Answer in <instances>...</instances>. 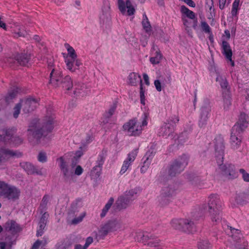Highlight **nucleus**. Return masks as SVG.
<instances>
[{
    "label": "nucleus",
    "instance_id": "f257e3e1",
    "mask_svg": "<svg viewBox=\"0 0 249 249\" xmlns=\"http://www.w3.org/2000/svg\"><path fill=\"white\" fill-rule=\"evenodd\" d=\"M208 199L207 204L195 207L191 212V214L194 219H198L203 215L205 211H207L212 221L216 224L219 223L222 219L221 204L219 196L217 194H211Z\"/></svg>",
    "mask_w": 249,
    "mask_h": 249
},
{
    "label": "nucleus",
    "instance_id": "f03ea898",
    "mask_svg": "<svg viewBox=\"0 0 249 249\" xmlns=\"http://www.w3.org/2000/svg\"><path fill=\"white\" fill-rule=\"evenodd\" d=\"M54 117L46 116L42 121L34 119L31 122L28 129V138L30 141L36 140L38 143L41 138L46 136L53 129Z\"/></svg>",
    "mask_w": 249,
    "mask_h": 249
},
{
    "label": "nucleus",
    "instance_id": "7ed1b4c3",
    "mask_svg": "<svg viewBox=\"0 0 249 249\" xmlns=\"http://www.w3.org/2000/svg\"><path fill=\"white\" fill-rule=\"evenodd\" d=\"M248 124L246 114L241 113L238 121L231 130L230 142L232 149L236 150L239 148L242 142V133L247 127Z\"/></svg>",
    "mask_w": 249,
    "mask_h": 249
},
{
    "label": "nucleus",
    "instance_id": "20e7f679",
    "mask_svg": "<svg viewBox=\"0 0 249 249\" xmlns=\"http://www.w3.org/2000/svg\"><path fill=\"white\" fill-rule=\"evenodd\" d=\"M148 121V114L143 113L142 116V122L140 123L136 118H133L125 123L123 126L124 131L127 132L129 136H138L142 132L144 127L147 126Z\"/></svg>",
    "mask_w": 249,
    "mask_h": 249
},
{
    "label": "nucleus",
    "instance_id": "39448f33",
    "mask_svg": "<svg viewBox=\"0 0 249 249\" xmlns=\"http://www.w3.org/2000/svg\"><path fill=\"white\" fill-rule=\"evenodd\" d=\"M20 190L5 181H0V197L15 201L19 198Z\"/></svg>",
    "mask_w": 249,
    "mask_h": 249
},
{
    "label": "nucleus",
    "instance_id": "423d86ee",
    "mask_svg": "<svg viewBox=\"0 0 249 249\" xmlns=\"http://www.w3.org/2000/svg\"><path fill=\"white\" fill-rule=\"evenodd\" d=\"M178 121L179 119L178 117H171L160 127L159 132V135L166 138L169 136L174 132L175 125Z\"/></svg>",
    "mask_w": 249,
    "mask_h": 249
},
{
    "label": "nucleus",
    "instance_id": "0eeeda50",
    "mask_svg": "<svg viewBox=\"0 0 249 249\" xmlns=\"http://www.w3.org/2000/svg\"><path fill=\"white\" fill-rule=\"evenodd\" d=\"M211 111V107L210 102L206 100L200 109L198 125L200 127H204L207 124Z\"/></svg>",
    "mask_w": 249,
    "mask_h": 249
},
{
    "label": "nucleus",
    "instance_id": "6e6552de",
    "mask_svg": "<svg viewBox=\"0 0 249 249\" xmlns=\"http://www.w3.org/2000/svg\"><path fill=\"white\" fill-rule=\"evenodd\" d=\"M218 169L221 174L228 179H233L237 177L234 165L231 163L223 164L222 163H217Z\"/></svg>",
    "mask_w": 249,
    "mask_h": 249
},
{
    "label": "nucleus",
    "instance_id": "1a4fd4ad",
    "mask_svg": "<svg viewBox=\"0 0 249 249\" xmlns=\"http://www.w3.org/2000/svg\"><path fill=\"white\" fill-rule=\"evenodd\" d=\"M215 155L217 163L223 162L224 154V140L221 136H217L214 139Z\"/></svg>",
    "mask_w": 249,
    "mask_h": 249
},
{
    "label": "nucleus",
    "instance_id": "9d476101",
    "mask_svg": "<svg viewBox=\"0 0 249 249\" xmlns=\"http://www.w3.org/2000/svg\"><path fill=\"white\" fill-rule=\"evenodd\" d=\"M175 194V190L171 187L167 186L163 188L159 197L160 205L161 206H164L168 204Z\"/></svg>",
    "mask_w": 249,
    "mask_h": 249
},
{
    "label": "nucleus",
    "instance_id": "9b49d317",
    "mask_svg": "<svg viewBox=\"0 0 249 249\" xmlns=\"http://www.w3.org/2000/svg\"><path fill=\"white\" fill-rule=\"evenodd\" d=\"M3 132L5 133L3 139L5 145L18 146L22 143V140L20 137L14 136V132L13 129H4Z\"/></svg>",
    "mask_w": 249,
    "mask_h": 249
},
{
    "label": "nucleus",
    "instance_id": "f8f14e48",
    "mask_svg": "<svg viewBox=\"0 0 249 249\" xmlns=\"http://www.w3.org/2000/svg\"><path fill=\"white\" fill-rule=\"evenodd\" d=\"M57 160L59 162V166L63 174L64 180L65 181L70 180L73 175V171L72 169L70 168L69 163L65 160L63 157L57 159Z\"/></svg>",
    "mask_w": 249,
    "mask_h": 249
},
{
    "label": "nucleus",
    "instance_id": "ddd939ff",
    "mask_svg": "<svg viewBox=\"0 0 249 249\" xmlns=\"http://www.w3.org/2000/svg\"><path fill=\"white\" fill-rule=\"evenodd\" d=\"M120 228V222L116 219H113L108 220L101 227L100 232L103 235H106L109 232L116 231Z\"/></svg>",
    "mask_w": 249,
    "mask_h": 249
},
{
    "label": "nucleus",
    "instance_id": "4468645a",
    "mask_svg": "<svg viewBox=\"0 0 249 249\" xmlns=\"http://www.w3.org/2000/svg\"><path fill=\"white\" fill-rule=\"evenodd\" d=\"M138 154V149L133 150L127 155V158L124 161L122 166L120 174L122 175L124 174L127 170L131 169L132 163L135 160Z\"/></svg>",
    "mask_w": 249,
    "mask_h": 249
},
{
    "label": "nucleus",
    "instance_id": "2eb2a0df",
    "mask_svg": "<svg viewBox=\"0 0 249 249\" xmlns=\"http://www.w3.org/2000/svg\"><path fill=\"white\" fill-rule=\"evenodd\" d=\"M62 78V71L58 68H53L50 74L49 83L54 87H59Z\"/></svg>",
    "mask_w": 249,
    "mask_h": 249
},
{
    "label": "nucleus",
    "instance_id": "dca6fc26",
    "mask_svg": "<svg viewBox=\"0 0 249 249\" xmlns=\"http://www.w3.org/2000/svg\"><path fill=\"white\" fill-rule=\"evenodd\" d=\"M23 111L28 113L34 110L38 105V100L33 98H28L24 100H20V102Z\"/></svg>",
    "mask_w": 249,
    "mask_h": 249
},
{
    "label": "nucleus",
    "instance_id": "f3484780",
    "mask_svg": "<svg viewBox=\"0 0 249 249\" xmlns=\"http://www.w3.org/2000/svg\"><path fill=\"white\" fill-rule=\"evenodd\" d=\"M155 155V152L154 149H150L148 150L142 158L143 162L141 168V173H145L149 167L152 162V159Z\"/></svg>",
    "mask_w": 249,
    "mask_h": 249
},
{
    "label": "nucleus",
    "instance_id": "a211bd4d",
    "mask_svg": "<svg viewBox=\"0 0 249 249\" xmlns=\"http://www.w3.org/2000/svg\"><path fill=\"white\" fill-rule=\"evenodd\" d=\"M185 162V160H176L171 165L170 168L168 170V174L170 177H175L176 175L180 174L184 168L183 163Z\"/></svg>",
    "mask_w": 249,
    "mask_h": 249
},
{
    "label": "nucleus",
    "instance_id": "6ab92c4d",
    "mask_svg": "<svg viewBox=\"0 0 249 249\" xmlns=\"http://www.w3.org/2000/svg\"><path fill=\"white\" fill-rule=\"evenodd\" d=\"M118 5L119 10L123 14L125 13L126 8L127 9V13L128 16L134 14L135 9L129 0H126L125 2L124 0H118Z\"/></svg>",
    "mask_w": 249,
    "mask_h": 249
},
{
    "label": "nucleus",
    "instance_id": "aec40b11",
    "mask_svg": "<svg viewBox=\"0 0 249 249\" xmlns=\"http://www.w3.org/2000/svg\"><path fill=\"white\" fill-rule=\"evenodd\" d=\"M65 62L67 69L71 72H75L79 69L82 63L79 59L77 58H65Z\"/></svg>",
    "mask_w": 249,
    "mask_h": 249
},
{
    "label": "nucleus",
    "instance_id": "412c9836",
    "mask_svg": "<svg viewBox=\"0 0 249 249\" xmlns=\"http://www.w3.org/2000/svg\"><path fill=\"white\" fill-rule=\"evenodd\" d=\"M17 153L5 147L0 148V163L8 160L10 158L17 156Z\"/></svg>",
    "mask_w": 249,
    "mask_h": 249
},
{
    "label": "nucleus",
    "instance_id": "4be33fe9",
    "mask_svg": "<svg viewBox=\"0 0 249 249\" xmlns=\"http://www.w3.org/2000/svg\"><path fill=\"white\" fill-rule=\"evenodd\" d=\"M5 230L13 234H15L22 231V228L14 220H8L5 225Z\"/></svg>",
    "mask_w": 249,
    "mask_h": 249
},
{
    "label": "nucleus",
    "instance_id": "5701e85b",
    "mask_svg": "<svg viewBox=\"0 0 249 249\" xmlns=\"http://www.w3.org/2000/svg\"><path fill=\"white\" fill-rule=\"evenodd\" d=\"M235 199L239 204L244 205L249 202V190L236 194Z\"/></svg>",
    "mask_w": 249,
    "mask_h": 249
},
{
    "label": "nucleus",
    "instance_id": "b1692460",
    "mask_svg": "<svg viewBox=\"0 0 249 249\" xmlns=\"http://www.w3.org/2000/svg\"><path fill=\"white\" fill-rule=\"evenodd\" d=\"M222 47L223 50V53L225 55L226 58L228 60L231 61V65L233 66L234 62L231 59L232 53L229 43L226 41H223Z\"/></svg>",
    "mask_w": 249,
    "mask_h": 249
},
{
    "label": "nucleus",
    "instance_id": "393cba45",
    "mask_svg": "<svg viewBox=\"0 0 249 249\" xmlns=\"http://www.w3.org/2000/svg\"><path fill=\"white\" fill-rule=\"evenodd\" d=\"M20 166L26 172L28 175L35 173L40 174V171L38 170L31 163L23 162L20 163Z\"/></svg>",
    "mask_w": 249,
    "mask_h": 249
},
{
    "label": "nucleus",
    "instance_id": "a878e982",
    "mask_svg": "<svg viewBox=\"0 0 249 249\" xmlns=\"http://www.w3.org/2000/svg\"><path fill=\"white\" fill-rule=\"evenodd\" d=\"M216 81L218 82L220 85L222 89V93L227 90L228 91H230V86L225 76L218 74L217 75Z\"/></svg>",
    "mask_w": 249,
    "mask_h": 249
},
{
    "label": "nucleus",
    "instance_id": "bb28decb",
    "mask_svg": "<svg viewBox=\"0 0 249 249\" xmlns=\"http://www.w3.org/2000/svg\"><path fill=\"white\" fill-rule=\"evenodd\" d=\"M60 85H62V87L67 90H71L73 86V81L71 76L67 75L63 77Z\"/></svg>",
    "mask_w": 249,
    "mask_h": 249
},
{
    "label": "nucleus",
    "instance_id": "cd10ccee",
    "mask_svg": "<svg viewBox=\"0 0 249 249\" xmlns=\"http://www.w3.org/2000/svg\"><path fill=\"white\" fill-rule=\"evenodd\" d=\"M128 81L131 86H136L139 82L140 85L142 84L141 76L135 72H131L129 74Z\"/></svg>",
    "mask_w": 249,
    "mask_h": 249
},
{
    "label": "nucleus",
    "instance_id": "c85d7f7f",
    "mask_svg": "<svg viewBox=\"0 0 249 249\" xmlns=\"http://www.w3.org/2000/svg\"><path fill=\"white\" fill-rule=\"evenodd\" d=\"M30 58V55L27 53H18L16 56L18 63L22 66H26Z\"/></svg>",
    "mask_w": 249,
    "mask_h": 249
},
{
    "label": "nucleus",
    "instance_id": "c756f323",
    "mask_svg": "<svg viewBox=\"0 0 249 249\" xmlns=\"http://www.w3.org/2000/svg\"><path fill=\"white\" fill-rule=\"evenodd\" d=\"M19 91V89L17 87H14L11 88L5 97V102L7 104L11 102L12 100L16 97Z\"/></svg>",
    "mask_w": 249,
    "mask_h": 249
},
{
    "label": "nucleus",
    "instance_id": "7c9ffc66",
    "mask_svg": "<svg viewBox=\"0 0 249 249\" xmlns=\"http://www.w3.org/2000/svg\"><path fill=\"white\" fill-rule=\"evenodd\" d=\"M222 95L223 101L224 108L226 110H227L229 108V107L231 105V91H225L224 92L222 93Z\"/></svg>",
    "mask_w": 249,
    "mask_h": 249
},
{
    "label": "nucleus",
    "instance_id": "2f4dec72",
    "mask_svg": "<svg viewBox=\"0 0 249 249\" xmlns=\"http://www.w3.org/2000/svg\"><path fill=\"white\" fill-rule=\"evenodd\" d=\"M171 224L174 229L181 230L187 224V222L185 219H175L171 221Z\"/></svg>",
    "mask_w": 249,
    "mask_h": 249
},
{
    "label": "nucleus",
    "instance_id": "473e14b6",
    "mask_svg": "<svg viewBox=\"0 0 249 249\" xmlns=\"http://www.w3.org/2000/svg\"><path fill=\"white\" fill-rule=\"evenodd\" d=\"M130 203V201L124 195L118 198L116 204L118 209H122L126 208Z\"/></svg>",
    "mask_w": 249,
    "mask_h": 249
},
{
    "label": "nucleus",
    "instance_id": "72a5a7b5",
    "mask_svg": "<svg viewBox=\"0 0 249 249\" xmlns=\"http://www.w3.org/2000/svg\"><path fill=\"white\" fill-rule=\"evenodd\" d=\"M140 191L139 188L136 187L128 191H126L124 195L131 202L137 198Z\"/></svg>",
    "mask_w": 249,
    "mask_h": 249
},
{
    "label": "nucleus",
    "instance_id": "f704fd0d",
    "mask_svg": "<svg viewBox=\"0 0 249 249\" xmlns=\"http://www.w3.org/2000/svg\"><path fill=\"white\" fill-rule=\"evenodd\" d=\"M143 29L145 32L148 35H150L151 33L152 29L150 23L148 20V18L144 13L142 15V22Z\"/></svg>",
    "mask_w": 249,
    "mask_h": 249
},
{
    "label": "nucleus",
    "instance_id": "c9c22d12",
    "mask_svg": "<svg viewBox=\"0 0 249 249\" xmlns=\"http://www.w3.org/2000/svg\"><path fill=\"white\" fill-rule=\"evenodd\" d=\"M107 150L103 149L98 154L95 162V165L97 166H103L107 157Z\"/></svg>",
    "mask_w": 249,
    "mask_h": 249
},
{
    "label": "nucleus",
    "instance_id": "e433bc0d",
    "mask_svg": "<svg viewBox=\"0 0 249 249\" xmlns=\"http://www.w3.org/2000/svg\"><path fill=\"white\" fill-rule=\"evenodd\" d=\"M231 231L232 233L231 238L237 244V245H235L236 247L237 248L240 247L238 243L241 242L242 234H240L239 230L237 229H231Z\"/></svg>",
    "mask_w": 249,
    "mask_h": 249
},
{
    "label": "nucleus",
    "instance_id": "4c0bfd02",
    "mask_svg": "<svg viewBox=\"0 0 249 249\" xmlns=\"http://www.w3.org/2000/svg\"><path fill=\"white\" fill-rule=\"evenodd\" d=\"M114 198L113 197H110L108 200L107 202L106 203L104 207L103 208L102 210V212L100 213V217L101 218H104L107 215L108 210L110 209L111 206L112 205L114 202Z\"/></svg>",
    "mask_w": 249,
    "mask_h": 249
},
{
    "label": "nucleus",
    "instance_id": "58836bf2",
    "mask_svg": "<svg viewBox=\"0 0 249 249\" xmlns=\"http://www.w3.org/2000/svg\"><path fill=\"white\" fill-rule=\"evenodd\" d=\"M162 58V54L159 51H157L153 56L150 58V62L153 65L160 63Z\"/></svg>",
    "mask_w": 249,
    "mask_h": 249
},
{
    "label": "nucleus",
    "instance_id": "ea45409f",
    "mask_svg": "<svg viewBox=\"0 0 249 249\" xmlns=\"http://www.w3.org/2000/svg\"><path fill=\"white\" fill-rule=\"evenodd\" d=\"M65 47L68 51V55L66 58H77V55L76 52L72 47L70 46L68 43H65Z\"/></svg>",
    "mask_w": 249,
    "mask_h": 249
},
{
    "label": "nucleus",
    "instance_id": "a19ab883",
    "mask_svg": "<svg viewBox=\"0 0 249 249\" xmlns=\"http://www.w3.org/2000/svg\"><path fill=\"white\" fill-rule=\"evenodd\" d=\"M48 217L49 214L46 212L41 215L38 223V227L45 229Z\"/></svg>",
    "mask_w": 249,
    "mask_h": 249
},
{
    "label": "nucleus",
    "instance_id": "79ce46f5",
    "mask_svg": "<svg viewBox=\"0 0 249 249\" xmlns=\"http://www.w3.org/2000/svg\"><path fill=\"white\" fill-rule=\"evenodd\" d=\"M188 18L193 20V27L196 28L197 25V18L195 13L188 9Z\"/></svg>",
    "mask_w": 249,
    "mask_h": 249
},
{
    "label": "nucleus",
    "instance_id": "37998d69",
    "mask_svg": "<svg viewBox=\"0 0 249 249\" xmlns=\"http://www.w3.org/2000/svg\"><path fill=\"white\" fill-rule=\"evenodd\" d=\"M117 108V104L114 103L110 107L108 111L105 113L104 116L106 119L110 118L112 115L114 113V112Z\"/></svg>",
    "mask_w": 249,
    "mask_h": 249
},
{
    "label": "nucleus",
    "instance_id": "c03bdc74",
    "mask_svg": "<svg viewBox=\"0 0 249 249\" xmlns=\"http://www.w3.org/2000/svg\"><path fill=\"white\" fill-rule=\"evenodd\" d=\"M240 1V0H234L232 3L231 14L233 17L236 16L237 14Z\"/></svg>",
    "mask_w": 249,
    "mask_h": 249
},
{
    "label": "nucleus",
    "instance_id": "a18cd8bd",
    "mask_svg": "<svg viewBox=\"0 0 249 249\" xmlns=\"http://www.w3.org/2000/svg\"><path fill=\"white\" fill-rule=\"evenodd\" d=\"M181 12L182 13V19L183 22V24L185 26V29L186 30V24H187V7L184 6L182 5L181 7Z\"/></svg>",
    "mask_w": 249,
    "mask_h": 249
},
{
    "label": "nucleus",
    "instance_id": "49530a36",
    "mask_svg": "<svg viewBox=\"0 0 249 249\" xmlns=\"http://www.w3.org/2000/svg\"><path fill=\"white\" fill-rule=\"evenodd\" d=\"M83 155V153L81 150H78L75 152V156L72 159L71 166L73 167L77 163V161Z\"/></svg>",
    "mask_w": 249,
    "mask_h": 249
},
{
    "label": "nucleus",
    "instance_id": "de8ad7c7",
    "mask_svg": "<svg viewBox=\"0 0 249 249\" xmlns=\"http://www.w3.org/2000/svg\"><path fill=\"white\" fill-rule=\"evenodd\" d=\"M49 197L50 196L48 195H45L43 196L41 203L40 205V208H41L42 210H46L47 205L49 199Z\"/></svg>",
    "mask_w": 249,
    "mask_h": 249
},
{
    "label": "nucleus",
    "instance_id": "09e8293b",
    "mask_svg": "<svg viewBox=\"0 0 249 249\" xmlns=\"http://www.w3.org/2000/svg\"><path fill=\"white\" fill-rule=\"evenodd\" d=\"M210 247V244L207 240H202L198 244V249H209Z\"/></svg>",
    "mask_w": 249,
    "mask_h": 249
},
{
    "label": "nucleus",
    "instance_id": "8fccbe9b",
    "mask_svg": "<svg viewBox=\"0 0 249 249\" xmlns=\"http://www.w3.org/2000/svg\"><path fill=\"white\" fill-rule=\"evenodd\" d=\"M21 107V104L20 103L17 104L14 107L13 117L17 119L18 117Z\"/></svg>",
    "mask_w": 249,
    "mask_h": 249
},
{
    "label": "nucleus",
    "instance_id": "3c124183",
    "mask_svg": "<svg viewBox=\"0 0 249 249\" xmlns=\"http://www.w3.org/2000/svg\"><path fill=\"white\" fill-rule=\"evenodd\" d=\"M86 213L84 212L82 213L78 217L74 218L71 221V224L76 225L82 222L86 216Z\"/></svg>",
    "mask_w": 249,
    "mask_h": 249
},
{
    "label": "nucleus",
    "instance_id": "603ef678",
    "mask_svg": "<svg viewBox=\"0 0 249 249\" xmlns=\"http://www.w3.org/2000/svg\"><path fill=\"white\" fill-rule=\"evenodd\" d=\"M102 167L103 166H97V165H95L91 170V174H95L97 177H99L102 169Z\"/></svg>",
    "mask_w": 249,
    "mask_h": 249
},
{
    "label": "nucleus",
    "instance_id": "864d4df0",
    "mask_svg": "<svg viewBox=\"0 0 249 249\" xmlns=\"http://www.w3.org/2000/svg\"><path fill=\"white\" fill-rule=\"evenodd\" d=\"M144 89L143 88L142 84H141L140 85V101L141 103L143 105H145V95H144Z\"/></svg>",
    "mask_w": 249,
    "mask_h": 249
},
{
    "label": "nucleus",
    "instance_id": "5fc2aeb1",
    "mask_svg": "<svg viewBox=\"0 0 249 249\" xmlns=\"http://www.w3.org/2000/svg\"><path fill=\"white\" fill-rule=\"evenodd\" d=\"M38 160L42 163H44L47 161V158L46 154L44 152H40L37 157Z\"/></svg>",
    "mask_w": 249,
    "mask_h": 249
},
{
    "label": "nucleus",
    "instance_id": "6e6d98bb",
    "mask_svg": "<svg viewBox=\"0 0 249 249\" xmlns=\"http://www.w3.org/2000/svg\"><path fill=\"white\" fill-rule=\"evenodd\" d=\"M239 172L242 175V177L244 181L249 182V173H247L244 169H240Z\"/></svg>",
    "mask_w": 249,
    "mask_h": 249
},
{
    "label": "nucleus",
    "instance_id": "4d7b16f0",
    "mask_svg": "<svg viewBox=\"0 0 249 249\" xmlns=\"http://www.w3.org/2000/svg\"><path fill=\"white\" fill-rule=\"evenodd\" d=\"M196 231V227L194 223L192 221L188 222V233H193Z\"/></svg>",
    "mask_w": 249,
    "mask_h": 249
},
{
    "label": "nucleus",
    "instance_id": "13d9d810",
    "mask_svg": "<svg viewBox=\"0 0 249 249\" xmlns=\"http://www.w3.org/2000/svg\"><path fill=\"white\" fill-rule=\"evenodd\" d=\"M201 26L202 30L206 33H210L211 32V28L208 23L205 21L202 22Z\"/></svg>",
    "mask_w": 249,
    "mask_h": 249
},
{
    "label": "nucleus",
    "instance_id": "bf43d9fd",
    "mask_svg": "<svg viewBox=\"0 0 249 249\" xmlns=\"http://www.w3.org/2000/svg\"><path fill=\"white\" fill-rule=\"evenodd\" d=\"M189 180L190 183L194 185H196L199 180L198 177H195L193 176H190L189 178Z\"/></svg>",
    "mask_w": 249,
    "mask_h": 249
},
{
    "label": "nucleus",
    "instance_id": "052dcab7",
    "mask_svg": "<svg viewBox=\"0 0 249 249\" xmlns=\"http://www.w3.org/2000/svg\"><path fill=\"white\" fill-rule=\"evenodd\" d=\"M81 202V200L78 199L76 200L75 203H73L71 206V211H72L73 213H75L76 212H78L79 210L77 208V205L79 203Z\"/></svg>",
    "mask_w": 249,
    "mask_h": 249
},
{
    "label": "nucleus",
    "instance_id": "680f3d73",
    "mask_svg": "<svg viewBox=\"0 0 249 249\" xmlns=\"http://www.w3.org/2000/svg\"><path fill=\"white\" fill-rule=\"evenodd\" d=\"M93 242V238L89 236L88 237L86 240V243L84 246L83 249H87L89 246Z\"/></svg>",
    "mask_w": 249,
    "mask_h": 249
},
{
    "label": "nucleus",
    "instance_id": "e2e57ef3",
    "mask_svg": "<svg viewBox=\"0 0 249 249\" xmlns=\"http://www.w3.org/2000/svg\"><path fill=\"white\" fill-rule=\"evenodd\" d=\"M206 4L209 9L210 12L212 10H214L213 0H206Z\"/></svg>",
    "mask_w": 249,
    "mask_h": 249
},
{
    "label": "nucleus",
    "instance_id": "0e129e2a",
    "mask_svg": "<svg viewBox=\"0 0 249 249\" xmlns=\"http://www.w3.org/2000/svg\"><path fill=\"white\" fill-rule=\"evenodd\" d=\"M83 172V169L80 165H77L75 169L74 174L77 176H80Z\"/></svg>",
    "mask_w": 249,
    "mask_h": 249
},
{
    "label": "nucleus",
    "instance_id": "69168bd1",
    "mask_svg": "<svg viewBox=\"0 0 249 249\" xmlns=\"http://www.w3.org/2000/svg\"><path fill=\"white\" fill-rule=\"evenodd\" d=\"M154 85L156 87V89L158 91H161V83L159 80H156L154 81Z\"/></svg>",
    "mask_w": 249,
    "mask_h": 249
},
{
    "label": "nucleus",
    "instance_id": "338daca9",
    "mask_svg": "<svg viewBox=\"0 0 249 249\" xmlns=\"http://www.w3.org/2000/svg\"><path fill=\"white\" fill-rule=\"evenodd\" d=\"M40 240H36L32 247V249H38L41 246L40 245Z\"/></svg>",
    "mask_w": 249,
    "mask_h": 249
},
{
    "label": "nucleus",
    "instance_id": "774afa93",
    "mask_svg": "<svg viewBox=\"0 0 249 249\" xmlns=\"http://www.w3.org/2000/svg\"><path fill=\"white\" fill-rule=\"evenodd\" d=\"M7 244L4 242H0V249H11V247L7 248Z\"/></svg>",
    "mask_w": 249,
    "mask_h": 249
}]
</instances>
